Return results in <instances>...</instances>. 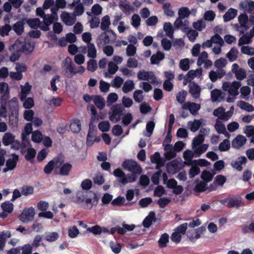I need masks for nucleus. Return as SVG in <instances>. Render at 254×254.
Returning <instances> with one entry per match:
<instances>
[{
  "instance_id": "obj_53",
  "label": "nucleus",
  "mask_w": 254,
  "mask_h": 254,
  "mask_svg": "<svg viewBox=\"0 0 254 254\" xmlns=\"http://www.w3.org/2000/svg\"><path fill=\"white\" fill-rule=\"evenodd\" d=\"M110 127V124L108 121H102L98 125L99 129L102 132L108 131Z\"/></svg>"
},
{
  "instance_id": "obj_28",
  "label": "nucleus",
  "mask_w": 254,
  "mask_h": 254,
  "mask_svg": "<svg viewBox=\"0 0 254 254\" xmlns=\"http://www.w3.org/2000/svg\"><path fill=\"white\" fill-rule=\"evenodd\" d=\"M206 231V227L205 226H202L196 229H194L189 230V235H190L191 233L194 232L195 233L194 239H198L201 237V235L204 234Z\"/></svg>"
},
{
  "instance_id": "obj_54",
  "label": "nucleus",
  "mask_w": 254,
  "mask_h": 254,
  "mask_svg": "<svg viewBox=\"0 0 254 254\" xmlns=\"http://www.w3.org/2000/svg\"><path fill=\"white\" fill-rule=\"evenodd\" d=\"M179 18L181 19L185 18L189 16L190 13L189 9L188 7H182L179 10Z\"/></svg>"
},
{
  "instance_id": "obj_56",
  "label": "nucleus",
  "mask_w": 254,
  "mask_h": 254,
  "mask_svg": "<svg viewBox=\"0 0 254 254\" xmlns=\"http://www.w3.org/2000/svg\"><path fill=\"white\" fill-rule=\"evenodd\" d=\"M84 11V8L82 3H80L76 5L74 8L73 14L76 16L81 15Z\"/></svg>"
},
{
  "instance_id": "obj_36",
  "label": "nucleus",
  "mask_w": 254,
  "mask_h": 254,
  "mask_svg": "<svg viewBox=\"0 0 254 254\" xmlns=\"http://www.w3.org/2000/svg\"><path fill=\"white\" fill-rule=\"evenodd\" d=\"M238 106L242 109L248 112H252L254 110V108L252 105L243 101H238Z\"/></svg>"
},
{
  "instance_id": "obj_58",
  "label": "nucleus",
  "mask_w": 254,
  "mask_h": 254,
  "mask_svg": "<svg viewBox=\"0 0 254 254\" xmlns=\"http://www.w3.org/2000/svg\"><path fill=\"white\" fill-rule=\"evenodd\" d=\"M23 107L27 109H30L34 105V100L31 97H28L24 100Z\"/></svg>"
},
{
  "instance_id": "obj_41",
  "label": "nucleus",
  "mask_w": 254,
  "mask_h": 254,
  "mask_svg": "<svg viewBox=\"0 0 254 254\" xmlns=\"http://www.w3.org/2000/svg\"><path fill=\"white\" fill-rule=\"evenodd\" d=\"M213 176V174L211 173L207 170H204L201 173V178L206 183L210 182L212 180Z\"/></svg>"
},
{
  "instance_id": "obj_22",
  "label": "nucleus",
  "mask_w": 254,
  "mask_h": 254,
  "mask_svg": "<svg viewBox=\"0 0 254 254\" xmlns=\"http://www.w3.org/2000/svg\"><path fill=\"white\" fill-rule=\"evenodd\" d=\"M224 111L225 109L223 107H218L216 109L214 110L213 112V115L215 117L220 118L222 120H228L230 116L229 117H227Z\"/></svg>"
},
{
  "instance_id": "obj_29",
  "label": "nucleus",
  "mask_w": 254,
  "mask_h": 254,
  "mask_svg": "<svg viewBox=\"0 0 254 254\" xmlns=\"http://www.w3.org/2000/svg\"><path fill=\"white\" fill-rule=\"evenodd\" d=\"M93 100L95 105L99 109L102 110L104 108L105 106V101L101 96H94Z\"/></svg>"
},
{
  "instance_id": "obj_18",
  "label": "nucleus",
  "mask_w": 254,
  "mask_h": 254,
  "mask_svg": "<svg viewBox=\"0 0 254 254\" xmlns=\"http://www.w3.org/2000/svg\"><path fill=\"white\" fill-rule=\"evenodd\" d=\"M64 67H65V72H69L72 75H75V66L72 64L71 59L69 57H67L65 59Z\"/></svg>"
},
{
  "instance_id": "obj_17",
  "label": "nucleus",
  "mask_w": 254,
  "mask_h": 254,
  "mask_svg": "<svg viewBox=\"0 0 254 254\" xmlns=\"http://www.w3.org/2000/svg\"><path fill=\"white\" fill-rule=\"evenodd\" d=\"M11 156L12 158L7 159L6 161V166L10 170H13L16 167L19 159L18 155L15 153H12Z\"/></svg>"
},
{
  "instance_id": "obj_37",
  "label": "nucleus",
  "mask_w": 254,
  "mask_h": 254,
  "mask_svg": "<svg viewBox=\"0 0 254 254\" xmlns=\"http://www.w3.org/2000/svg\"><path fill=\"white\" fill-rule=\"evenodd\" d=\"M163 29L167 36H168L171 38H173L174 29L171 23H165L163 26Z\"/></svg>"
},
{
  "instance_id": "obj_60",
  "label": "nucleus",
  "mask_w": 254,
  "mask_h": 254,
  "mask_svg": "<svg viewBox=\"0 0 254 254\" xmlns=\"http://www.w3.org/2000/svg\"><path fill=\"white\" fill-rule=\"evenodd\" d=\"M200 172L199 168L197 166H192L190 169L189 175L190 178H193Z\"/></svg>"
},
{
  "instance_id": "obj_19",
  "label": "nucleus",
  "mask_w": 254,
  "mask_h": 254,
  "mask_svg": "<svg viewBox=\"0 0 254 254\" xmlns=\"http://www.w3.org/2000/svg\"><path fill=\"white\" fill-rule=\"evenodd\" d=\"M150 160L152 163L156 164V169H159V168L164 165L160 154L158 152H156L154 154L151 156Z\"/></svg>"
},
{
  "instance_id": "obj_27",
  "label": "nucleus",
  "mask_w": 254,
  "mask_h": 254,
  "mask_svg": "<svg viewBox=\"0 0 254 254\" xmlns=\"http://www.w3.org/2000/svg\"><path fill=\"white\" fill-rule=\"evenodd\" d=\"M110 24L111 21L110 17L109 15H106L103 16L101 19L100 28L103 31H106L108 29Z\"/></svg>"
},
{
  "instance_id": "obj_21",
  "label": "nucleus",
  "mask_w": 254,
  "mask_h": 254,
  "mask_svg": "<svg viewBox=\"0 0 254 254\" xmlns=\"http://www.w3.org/2000/svg\"><path fill=\"white\" fill-rule=\"evenodd\" d=\"M237 14V10L233 8H230L223 15L224 21L226 22L230 21L235 17Z\"/></svg>"
},
{
  "instance_id": "obj_10",
  "label": "nucleus",
  "mask_w": 254,
  "mask_h": 254,
  "mask_svg": "<svg viewBox=\"0 0 254 254\" xmlns=\"http://www.w3.org/2000/svg\"><path fill=\"white\" fill-rule=\"evenodd\" d=\"M25 19L17 21L14 23L12 29L17 35H21L24 31Z\"/></svg>"
},
{
  "instance_id": "obj_61",
  "label": "nucleus",
  "mask_w": 254,
  "mask_h": 254,
  "mask_svg": "<svg viewBox=\"0 0 254 254\" xmlns=\"http://www.w3.org/2000/svg\"><path fill=\"white\" fill-rule=\"evenodd\" d=\"M34 192V189L32 186H23L21 189V193L27 196L30 194H32Z\"/></svg>"
},
{
  "instance_id": "obj_47",
  "label": "nucleus",
  "mask_w": 254,
  "mask_h": 254,
  "mask_svg": "<svg viewBox=\"0 0 254 254\" xmlns=\"http://www.w3.org/2000/svg\"><path fill=\"white\" fill-rule=\"evenodd\" d=\"M97 63L95 60L90 59L87 62V69L91 72H94L97 68Z\"/></svg>"
},
{
  "instance_id": "obj_24",
  "label": "nucleus",
  "mask_w": 254,
  "mask_h": 254,
  "mask_svg": "<svg viewBox=\"0 0 254 254\" xmlns=\"http://www.w3.org/2000/svg\"><path fill=\"white\" fill-rule=\"evenodd\" d=\"M15 136L11 133L6 132L2 137V142L4 145L8 146L13 142Z\"/></svg>"
},
{
  "instance_id": "obj_15",
  "label": "nucleus",
  "mask_w": 254,
  "mask_h": 254,
  "mask_svg": "<svg viewBox=\"0 0 254 254\" xmlns=\"http://www.w3.org/2000/svg\"><path fill=\"white\" fill-rule=\"evenodd\" d=\"M247 161V158L245 156H241L238 157L236 161L232 162L231 165L238 171H241L243 168L242 165L246 164Z\"/></svg>"
},
{
  "instance_id": "obj_3",
  "label": "nucleus",
  "mask_w": 254,
  "mask_h": 254,
  "mask_svg": "<svg viewBox=\"0 0 254 254\" xmlns=\"http://www.w3.org/2000/svg\"><path fill=\"white\" fill-rule=\"evenodd\" d=\"M124 110V107L121 104H116L112 106L111 111L109 113L110 121L115 123L119 122Z\"/></svg>"
},
{
  "instance_id": "obj_50",
  "label": "nucleus",
  "mask_w": 254,
  "mask_h": 254,
  "mask_svg": "<svg viewBox=\"0 0 254 254\" xmlns=\"http://www.w3.org/2000/svg\"><path fill=\"white\" fill-rule=\"evenodd\" d=\"M32 140L36 143H39L42 140V134L39 130H36L32 133Z\"/></svg>"
},
{
  "instance_id": "obj_45",
  "label": "nucleus",
  "mask_w": 254,
  "mask_h": 254,
  "mask_svg": "<svg viewBox=\"0 0 254 254\" xmlns=\"http://www.w3.org/2000/svg\"><path fill=\"white\" fill-rule=\"evenodd\" d=\"M110 247L113 253L118 254L121 252L122 245L121 244L111 241L110 243Z\"/></svg>"
},
{
  "instance_id": "obj_46",
  "label": "nucleus",
  "mask_w": 254,
  "mask_h": 254,
  "mask_svg": "<svg viewBox=\"0 0 254 254\" xmlns=\"http://www.w3.org/2000/svg\"><path fill=\"white\" fill-rule=\"evenodd\" d=\"M204 140V134H198L192 140V147L195 148L197 146L201 144Z\"/></svg>"
},
{
  "instance_id": "obj_51",
  "label": "nucleus",
  "mask_w": 254,
  "mask_h": 254,
  "mask_svg": "<svg viewBox=\"0 0 254 254\" xmlns=\"http://www.w3.org/2000/svg\"><path fill=\"white\" fill-rule=\"evenodd\" d=\"M143 91L141 90H135L133 94V97L134 101L137 103H140L143 99L142 95Z\"/></svg>"
},
{
  "instance_id": "obj_12",
  "label": "nucleus",
  "mask_w": 254,
  "mask_h": 254,
  "mask_svg": "<svg viewBox=\"0 0 254 254\" xmlns=\"http://www.w3.org/2000/svg\"><path fill=\"white\" fill-rule=\"evenodd\" d=\"M58 166H60L59 174L61 176H67L69 175L72 167V165L70 163L67 162L65 163H64L63 162L62 165H60V163H59Z\"/></svg>"
},
{
  "instance_id": "obj_40",
  "label": "nucleus",
  "mask_w": 254,
  "mask_h": 254,
  "mask_svg": "<svg viewBox=\"0 0 254 254\" xmlns=\"http://www.w3.org/2000/svg\"><path fill=\"white\" fill-rule=\"evenodd\" d=\"M252 38L248 33H246L239 39L238 45L240 46L245 44H249L252 42Z\"/></svg>"
},
{
  "instance_id": "obj_57",
  "label": "nucleus",
  "mask_w": 254,
  "mask_h": 254,
  "mask_svg": "<svg viewBox=\"0 0 254 254\" xmlns=\"http://www.w3.org/2000/svg\"><path fill=\"white\" fill-rule=\"evenodd\" d=\"M192 25L194 29L199 31H202L206 26L205 22L202 20L193 22Z\"/></svg>"
},
{
  "instance_id": "obj_43",
  "label": "nucleus",
  "mask_w": 254,
  "mask_h": 254,
  "mask_svg": "<svg viewBox=\"0 0 254 254\" xmlns=\"http://www.w3.org/2000/svg\"><path fill=\"white\" fill-rule=\"evenodd\" d=\"M1 207L3 211L7 212L8 213H11L13 210V204L8 201L2 203Z\"/></svg>"
},
{
  "instance_id": "obj_16",
  "label": "nucleus",
  "mask_w": 254,
  "mask_h": 254,
  "mask_svg": "<svg viewBox=\"0 0 254 254\" xmlns=\"http://www.w3.org/2000/svg\"><path fill=\"white\" fill-rule=\"evenodd\" d=\"M189 92L194 98H198L200 96L201 89L195 82L189 84Z\"/></svg>"
},
{
  "instance_id": "obj_44",
  "label": "nucleus",
  "mask_w": 254,
  "mask_h": 254,
  "mask_svg": "<svg viewBox=\"0 0 254 254\" xmlns=\"http://www.w3.org/2000/svg\"><path fill=\"white\" fill-rule=\"evenodd\" d=\"M36 154V150L32 147H30L27 149V153L25 155V158L27 161H31L35 158Z\"/></svg>"
},
{
  "instance_id": "obj_31",
  "label": "nucleus",
  "mask_w": 254,
  "mask_h": 254,
  "mask_svg": "<svg viewBox=\"0 0 254 254\" xmlns=\"http://www.w3.org/2000/svg\"><path fill=\"white\" fill-rule=\"evenodd\" d=\"M215 128L218 133L223 134L226 136H229V134L226 130L225 126L222 123L217 122L215 125Z\"/></svg>"
},
{
  "instance_id": "obj_6",
  "label": "nucleus",
  "mask_w": 254,
  "mask_h": 254,
  "mask_svg": "<svg viewBox=\"0 0 254 254\" xmlns=\"http://www.w3.org/2000/svg\"><path fill=\"white\" fill-rule=\"evenodd\" d=\"M64 162V160L62 158L61 156L58 155L53 159L50 161L44 168V172L46 174H50L54 170L55 166H58L59 163L60 165Z\"/></svg>"
},
{
  "instance_id": "obj_39",
  "label": "nucleus",
  "mask_w": 254,
  "mask_h": 254,
  "mask_svg": "<svg viewBox=\"0 0 254 254\" xmlns=\"http://www.w3.org/2000/svg\"><path fill=\"white\" fill-rule=\"evenodd\" d=\"M169 235L167 233L162 234L158 241V244L160 248H164L167 246V244L169 242Z\"/></svg>"
},
{
  "instance_id": "obj_48",
  "label": "nucleus",
  "mask_w": 254,
  "mask_h": 254,
  "mask_svg": "<svg viewBox=\"0 0 254 254\" xmlns=\"http://www.w3.org/2000/svg\"><path fill=\"white\" fill-rule=\"evenodd\" d=\"M136 179V177L135 174H132L128 176L127 178H123L121 179H119L118 181L122 183L123 185H126L128 183H133L134 182Z\"/></svg>"
},
{
  "instance_id": "obj_35",
  "label": "nucleus",
  "mask_w": 254,
  "mask_h": 254,
  "mask_svg": "<svg viewBox=\"0 0 254 254\" xmlns=\"http://www.w3.org/2000/svg\"><path fill=\"white\" fill-rule=\"evenodd\" d=\"M238 51L235 47H233L230 51L227 53V57L230 62H234L238 58Z\"/></svg>"
},
{
  "instance_id": "obj_11",
  "label": "nucleus",
  "mask_w": 254,
  "mask_h": 254,
  "mask_svg": "<svg viewBox=\"0 0 254 254\" xmlns=\"http://www.w3.org/2000/svg\"><path fill=\"white\" fill-rule=\"evenodd\" d=\"M7 107L10 112V115H13L18 109L17 99L16 97L12 98L7 103Z\"/></svg>"
},
{
  "instance_id": "obj_34",
  "label": "nucleus",
  "mask_w": 254,
  "mask_h": 254,
  "mask_svg": "<svg viewBox=\"0 0 254 254\" xmlns=\"http://www.w3.org/2000/svg\"><path fill=\"white\" fill-rule=\"evenodd\" d=\"M97 56V50L93 43L87 44V56L89 58H95Z\"/></svg>"
},
{
  "instance_id": "obj_63",
  "label": "nucleus",
  "mask_w": 254,
  "mask_h": 254,
  "mask_svg": "<svg viewBox=\"0 0 254 254\" xmlns=\"http://www.w3.org/2000/svg\"><path fill=\"white\" fill-rule=\"evenodd\" d=\"M92 186V181L88 179L84 180L81 184V187L83 190H89Z\"/></svg>"
},
{
  "instance_id": "obj_38",
  "label": "nucleus",
  "mask_w": 254,
  "mask_h": 254,
  "mask_svg": "<svg viewBox=\"0 0 254 254\" xmlns=\"http://www.w3.org/2000/svg\"><path fill=\"white\" fill-rule=\"evenodd\" d=\"M208 147V145L207 144H203L199 146L198 147L194 148V152L195 154V156H199L207 150Z\"/></svg>"
},
{
  "instance_id": "obj_62",
  "label": "nucleus",
  "mask_w": 254,
  "mask_h": 254,
  "mask_svg": "<svg viewBox=\"0 0 254 254\" xmlns=\"http://www.w3.org/2000/svg\"><path fill=\"white\" fill-rule=\"evenodd\" d=\"M171 201V199L168 197H162L158 199L157 203L161 208H165Z\"/></svg>"
},
{
  "instance_id": "obj_26",
  "label": "nucleus",
  "mask_w": 254,
  "mask_h": 254,
  "mask_svg": "<svg viewBox=\"0 0 254 254\" xmlns=\"http://www.w3.org/2000/svg\"><path fill=\"white\" fill-rule=\"evenodd\" d=\"M120 9L126 14L129 13L132 10L131 6L129 5L127 0H121L119 2Z\"/></svg>"
},
{
  "instance_id": "obj_59",
  "label": "nucleus",
  "mask_w": 254,
  "mask_h": 254,
  "mask_svg": "<svg viewBox=\"0 0 254 254\" xmlns=\"http://www.w3.org/2000/svg\"><path fill=\"white\" fill-rule=\"evenodd\" d=\"M118 99V95L115 93H111L109 94L107 97V103L108 106H110L113 103L117 101Z\"/></svg>"
},
{
  "instance_id": "obj_2",
  "label": "nucleus",
  "mask_w": 254,
  "mask_h": 254,
  "mask_svg": "<svg viewBox=\"0 0 254 254\" xmlns=\"http://www.w3.org/2000/svg\"><path fill=\"white\" fill-rule=\"evenodd\" d=\"M219 202L229 208L236 207L237 209H239L240 207L245 206V202L243 201L242 197L239 195L229 196L220 200Z\"/></svg>"
},
{
  "instance_id": "obj_1",
  "label": "nucleus",
  "mask_w": 254,
  "mask_h": 254,
  "mask_svg": "<svg viewBox=\"0 0 254 254\" xmlns=\"http://www.w3.org/2000/svg\"><path fill=\"white\" fill-rule=\"evenodd\" d=\"M34 49V45L30 42L26 41L21 38H19L16 40L9 49L17 51L25 55H29L33 51Z\"/></svg>"
},
{
  "instance_id": "obj_7",
  "label": "nucleus",
  "mask_w": 254,
  "mask_h": 254,
  "mask_svg": "<svg viewBox=\"0 0 254 254\" xmlns=\"http://www.w3.org/2000/svg\"><path fill=\"white\" fill-rule=\"evenodd\" d=\"M35 214L34 209L32 207H30L23 210L19 216V219L24 223H28L33 220Z\"/></svg>"
},
{
  "instance_id": "obj_49",
  "label": "nucleus",
  "mask_w": 254,
  "mask_h": 254,
  "mask_svg": "<svg viewBox=\"0 0 254 254\" xmlns=\"http://www.w3.org/2000/svg\"><path fill=\"white\" fill-rule=\"evenodd\" d=\"M190 67V61L188 58L181 60L180 62V68L184 70L187 71Z\"/></svg>"
},
{
  "instance_id": "obj_13",
  "label": "nucleus",
  "mask_w": 254,
  "mask_h": 254,
  "mask_svg": "<svg viewBox=\"0 0 254 254\" xmlns=\"http://www.w3.org/2000/svg\"><path fill=\"white\" fill-rule=\"evenodd\" d=\"M156 220V214L154 211H150L142 222V225L144 228H149L153 222Z\"/></svg>"
},
{
  "instance_id": "obj_9",
  "label": "nucleus",
  "mask_w": 254,
  "mask_h": 254,
  "mask_svg": "<svg viewBox=\"0 0 254 254\" xmlns=\"http://www.w3.org/2000/svg\"><path fill=\"white\" fill-rule=\"evenodd\" d=\"M62 21L68 26L72 25L76 21L75 16L72 14L70 15L67 12H64L61 15Z\"/></svg>"
},
{
  "instance_id": "obj_23",
  "label": "nucleus",
  "mask_w": 254,
  "mask_h": 254,
  "mask_svg": "<svg viewBox=\"0 0 254 254\" xmlns=\"http://www.w3.org/2000/svg\"><path fill=\"white\" fill-rule=\"evenodd\" d=\"M241 84L239 81H234L231 83L229 93L230 95L236 96L239 94L238 89Z\"/></svg>"
},
{
  "instance_id": "obj_33",
  "label": "nucleus",
  "mask_w": 254,
  "mask_h": 254,
  "mask_svg": "<svg viewBox=\"0 0 254 254\" xmlns=\"http://www.w3.org/2000/svg\"><path fill=\"white\" fill-rule=\"evenodd\" d=\"M164 54L163 53L158 52L156 55H153L150 58L151 63L152 64H157L160 61L164 58Z\"/></svg>"
},
{
  "instance_id": "obj_30",
  "label": "nucleus",
  "mask_w": 254,
  "mask_h": 254,
  "mask_svg": "<svg viewBox=\"0 0 254 254\" xmlns=\"http://www.w3.org/2000/svg\"><path fill=\"white\" fill-rule=\"evenodd\" d=\"M69 128L73 132L77 133L81 130V127L79 120H75L69 125Z\"/></svg>"
},
{
  "instance_id": "obj_52",
  "label": "nucleus",
  "mask_w": 254,
  "mask_h": 254,
  "mask_svg": "<svg viewBox=\"0 0 254 254\" xmlns=\"http://www.w3.org/2000/svg\"><path fill=\"white\" fill-rule=\"evenodd\" d=\"M230 148V141L228 139H224L219 145V149L221 151H226Z\"/></svg>"
},
{
  "instance_id": "obj_25",
  "label": "nucleus",
  "mask_w": 254,
  "mask_h": 254,
  "mask_svg": "<svg viewBox=\"0 0 254 254\" xmlns=\"http://www.w3.org/2000/svg\"><path fill=\"white\" fill-rule=\"evenodd\" d=\"M25 19V22H26L27 24L33 29H36L41 24V21L38 18H24Z\"/></svg>"
},
{
  "instance_id": "obj_14",
  "label": "nucleus",
  "mask_w": 254,
  "mask_h": 254,
  "mask_svg": "<svg viewBox=\"0 0 254 254\" xmlns=\"http://www.w3.org/2000/svg\"><path fill=\"white\" fill-rule=\"evenodd\" d=\"M246 141L247 139L244 136L238 135L233 140L232 145L233 147L239 149L246 143Z\"/></svg>"
},
{
  "instance_id": "obj_5",
  "label": "nucleus",
  "mask_w": 254,
  "mask_h": 254,
  "mask_svg": "<svg viewBox=\"0 0 254 254\" xmlns=\"http://www.w3.org/2000/svg\"><path fill=\"white\" fill-rule=\"evenodd\" d=\"M77 200L78 201L83 202H85L86 206H83L85 209H91L93 206H96L98 203L99 197L97 195V193L93 192V198H85L84 196L81 198V197H78Z\"/></svg>"
},
{
  "instance_id": "obj_55",
  "label": "nucleus",
  "mask_w": 254,
  "mask_h": 254,
  "mask_svg": "<svg viewBox=\"0 0 254 254\" xmlns=\"http://www.w3.org/2000/svg\"><path fill=\"white\" fill-rule=\"evenodd\" d=\"M163 8L164 13L166 15L169 16H173L174 15V12L171 9V4L170 3L167 2L164 3Z\"/></svg>"
},
{
  "instance_id": "obj_20",
  "label": "nucleus",
  "mask_w": 254,
  "mask_h": 254,
  "mask_svg": "<svg viewBox=\"0 0 254 254\" xmlns=\"http://www.w3.org/2000/svg\"><path fill=\"white\" fill-rule=\"evenodd\" d=\"M224 95L222 91L217 89H215L211 92V98L213 102L220 101L224 99Z\"/></svg>"
},
{
  "instance_id": "obj_64",
  "label": "nucleus",
  "mask_w": 254,
  "mask_h": 254,
  "mask_svg": "<svg viewBox=\"0 0 254 254\" xmlns=\"http://www.w3.org/2000/svg\"><path fill=\"white\" fill-rule=\"evenodd\" d=\"M241 52L243 54L253 56L254 55V48L250 47L248 46H243L241 48Z\"/></svg>"
},
{
  "instance_id": "obj_4",
  "label": "nucleus",
  "mask_w": 254,
  "mask_h": 254,
  "mask_svg": "<svg viewBox=\"0 0 254 254\" xmlns=\"http://www.w3.org/2000/svg\"><path fill=\"white\" fill-rule=\"evenodd\" d=\"M123 167L126 170L132 172L134 174H140L142 172V168L136 162L132 160H127L123 163Z\"/></svg>"
},
{
  "instance_id": "obj_8",
  "label": "nucleus",
  "mask_w": 254,
  "mask_h": 254,
  "mask_svg": "<svg viewBox=\"0 0 254 254\" xmlns=\"http://www.w3.org/2000/svg\"><path fill=\"white\" fill-rule=\"evenodd\" d=\"M232 72L235 74V76L237 79L242 80L246 77V72L245 70L239 67L237 64H234L232 65Z\"/></svg>"
},
{
  "instance_id": "obj_32",
  "label": "nucleus",
  "mask_w": 254,
  "mask_h": 254,
  "mask_svg": "<svg viewBox=\"0 0 254 254\" xmlns=\"http://www.w3.org/2000/svg\"><path fill=\"white\" fill-rule=\"evenodd\" d=\"M134 88V84L132 80H129L126 81L122 88V90L125 93H127L131 91Z\"/></svg>"
},
{
  "instance_id": "obj_42",
  "label": "nucleus",
  "mask_w": 254,
  "mask_h": 254,
  "mask_svg": "<svg viewBox=\"0 0 254 254\" xmlns=\"http://www.w3.org/2000/svg\"><path fill=\"white\" fill-rule=\"evenodd\" d=\"M207 189V184L204 182H200L196 184L194 188V190L197 192H202Z\"/></svg>"
}]
</instances>
